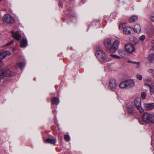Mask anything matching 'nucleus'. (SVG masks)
Here are the masks:
<instances>
[{
  "label": "nucleus",
  "instance_id": "dca6fc26",
  "mask_svg": "<svg viewBox=\"0 0 154 154\" xmlns=\"http://www.w3.org/2000/svg\"><path fill=\"white\" fill-rule=\"evenodd\" d=\"M27 44V41L26 39H23L20 42L21 47L24 48L26 47Z\"/></svg>",
  "mask_w": 154,
  "mask_h": 154
},
{
  "label": "nucleus",
  "instance_id": "473e14b6",
  "mask_svg": "<svg viewBox=\"0 0 154 154\" xmlns=\"http://www.w3.org/2000/svg\"><path fill=\"white\" fill-rule=\"evenodd\" d=\"M148 72L149 73H153L154 72V69H150L148 70Z\"/></svg>",
  "mask_w": 154,
  "mask_h": 154
},
{
  "label": "nucleus",
  "instance_id": "a211bd4d",
  "mask_svg": "<svg viewBox=\"0 0 154 154\" xmlns=\"http://www.w3.org/2000/svg\"><path fill=\"white\" fill-rule=\"evenodd\" d=\"M25 65V63H24L20 62L17 63L16 65L17 67L20 69H22L24 67Z\"/></svg>",
  "mask_w": 154,
  "mask_h": 154
},
{
  "label": "nucleus",
  "instance_id": "4c0bfd02",
  "mask_svg": "<svg viewBox=\"0 0 154 154\" xmlns=\"http://www.w3.org/2000/svg\"><path fill=\"white\" fill-rule=\"evenodd\" d=\"M55 110H53V112H55Z\"/></svg>",
  "mask_w": 154,
  "mask_h": 154
},
{
  "label": "nucleus",
  "instance_id": "412c9836",
  "mask_svg": "<svg viewBox=\"0 0 154 154\" xmlns=\"http://www.w3.org/2000/svg\"><path fill=\"white\" fill-rule=\"evenodd\" d=\"M134 30L137 33H139L141 31L140 26L138 24H136L134 26Z\"/></svg>",
  "mask_w": 154,
  "mask_h": 154
},
{
  "label": "nucleus",
  "instance_id": "aec40b11",
  "mask_svg": "<svg viewBox=\"0 0 154 154\" xmlns=\"http://www.w3.org/2000/svg\"><path fill=\"white\" fill-rule=\"evenodd\" d=\"M125 51L124 49H119L118 50V53L120 56V57H124L125 54Z\"/></svg>",
  "mask_w": 154,
  "mask_h": 154
},
{
  "label": "nucleus",
  "instance_id": "2f4dec72",
  "mask_svg": "<svg viewBox=\"0 0 154 154\" xmlns=\"http://www.w3.org/2000/svg\"><path fill=\"white\" fill-rule=\"evenodd\" d=\"M14 42V41L13 40H11V41L10 42L6 44V46H8L10 45L13 44Z\"/></svg>",
  "mask_w": 154,
  "mask_h": 154
},
{
  "label": "nucleus",
  "instance_id": "e433bc0d",
  "mask_svg": "<svg viewBox=\"0 0 154 154\" xmlns=\"http://www.w3.org/2000/svg\"><path fill=\"white\" fill-rule=\"evenodd\" d=\"M151 43L152 44H154V40L151 42Z\"/></svg>",
  "mask_w": 154,
  "mask_h": 154
},
{
  "label": "nucleus",
  "instance_id": "6e6552de",
  "mask_svg": "<svg viewBox=\"0 0 154 154\" xmlns=\"http://www.w3.org/2000/svg\"><path fill=\"white\" fill-rule=\"evenodd\" d=\"M3 19L4 21L8 24H12L14 21V18L9 14H5Z\"/></svg>",
  "mask_w": 154,
  "mask_h": 154
},
{
  "label": "nucleus",
  "instance_id": "39448f33",
  "mask_svg": "<svg viewBox=\"0 0 154 154\" xmlns=\"http://www.w3.org/2000/svg\"><path fill=\"white\" fill-rule=\"evenodd\" d=\"M120 40V39L119 38L116 37L115 38L111 47V52L114 53L116 51L119 45Z\"/></svg>",
  "mask_w": 154,
  "mask_h": 154
},
{
  "label": "nucleus",
  "instance_id": "f257e3e1",
  "mask_svg": "<svg viewBox=\"0 0 154 154\" xmlns=\"http://www.w3.org/2000/svg\"><path fill=\"white\" fill-rule=\"evenodd\" d=\"M95 49L96 50L95 55L101 62H102L106 60L107 55L102 50L100 45L96 46Z\"/></svg>",
  "mask_w": 154,
  "mask_h": 154
},
{
  "label": "nucleus",
  "instance_id": "6ab92c4d",
  "mask_svg": "<svg viewBox=\"0 0 154 154\" xmlns=\"http://www.w3.org/2000/svg\"><path fill=\"white\" fill-rule=\"evenodd\" d=\"M52 103L54 104L57 105L60 102V100L58 98L56 97H54L53 98L52 101Z\"/></svg>",
  "mask_w": 154,
  "mask_h": 154
},
{
  "label": "nucleus",
  "instance_id": "c756f323",
  "mask_svg": "<svg viewBox=\"0 0 154 154\" xmlns=\"http://www.w3.org/2000/svg\"><path fill=\"white\" fill-rule=\"evenodd\" d=\"M137 78L140 80H141L142 79V77L141 75L140 74H138L137 75Z\"/></svg>",
  "mask_w": 154,
  "mask_h": 154
},
{
  "label": "nucleus",
  "instance_id": "423d86ee",
  "mask_svg": "<svg viewBox=\"0 0 154 154\" xmlns=\"http://www.w3.org/2000/svg\"><path fill=\"white\" fill-rule=\"evenodd\" d=\"M141 100L140 98H136L134 100V105L140 113H142L143 112L144 110L141 106Z\"/></svg>",
  "mask_w": 154,
  "mask_h": 154
},
{
  "label": "nucleus",
  "instance_id": "20e7f679",
  "mask_svg": "<svg viewBox=\"0 0 154 154\" xmlns=\"http://www.w3.org/2000/svg\"><path fill=\"white\" fill-rule=\"evenodd\" d=\"M119 28L122 29L124 33L128 35L131 34V31L133 29L132 27L126 26L125 23L120 24L119 25Z\"/></svg>",
  "mask_w": 154,
  "mask_h": 154
},
{
  "label": "nucleus",
  "instance_id": "b1692460",
  "mask_svg": "<svg viewBox=\"0 0 154 154\" xmlns=\"http://www.w3.org/2000/svg\"><path fill=\"white\" fill-rule=\"evenodd\" d=\"M154 59V54L152 55V56L149 55L147 57L148 60L149 62L151 63H152Z\"/></svg>",
  "mask_w": 154,
  "mask_h": 154
},
{
  "label": "nucleus",
  "instance_id": "f8f14e48",
  "mask_svg": "<svg viewBox=\"0 0 154 154\" xmlns=\"http://www.w3.org/2000/svg\"><path fill=\"white\" fill-rule=\"evenodd\" d=\"M127 110L130 113H131L134 112V105L132 103L128 104L127 106Z\"/></svg>",
  "mask_w": 154,
  "mask_h": 154
},
{
  "label": "nucleus",
  "instance_id": "4be33fe9",
  "mask_svg": "<svg viewBox=\"0 0 154 154\" xmlns=\"http://www.w3.org/2000/svg\"><path fill=\"white\" fill-rule=\"evenodd\" d=\"M138 19V17L136 16H132L129 19V21L131 23L135 22Z\"/></svg>",
  "mask_w": 154,
  "mask_h": 154
},
{
  "label": "nucleus",
  "instance_id": "9b49d317",
  "mask_svg": "<svg viewBox=\"0 0 154 154\" xmlns=\"http://www.w3.org/2000/svg\"><path fill=\"white\" fill-rule=\"evenodd\" d=\"M12 37L15 39L19 41L21 38V36L19 34L18 32H14V31H11Z\"/></svg>",
  "mask_w": 154,
  "mask_h": 154
},
{
  "label": "nucleus",
  "instance_id": "58836bf2",
  "mask_svg": "<svg viewBox=\"0 0 154 154\" xmlns=\"http://www.w3.org/2000/svg\"><path fill=\"white\" fill-rule=\"evenodd\" d=\"M2 0H0V3L2 1Z\"/></svg>",
  "mask_w": 154,
  "mask_h": 154
},
{
  "label": "nucleus",
  "instance_id": "f03ea898",
  "mask_svg": "<svg viewBox=\"0 0 154 154\" xmlns=\"http://www.w3.org/2000/svg\"><path fill=\"white\" fill-rule=\"evenodd\" d=\"M142 119L144 121L147 123H154V114L145 112L142 116Z\"/></svg>",
  "mask_w": 154,
  "mask_h": 154
},
{
  "label": "nucleus",
  "instance_id": "393cba45",
  "mask_svg": "<svg viewBox=\"0 0 154 154\" xmlns=\"http://www.w3.org/2000/svg\"><path fill=\"white\" fill-rule=\"evenodd\" d=\"M128 63H135L136 65H137V67L138 68L139 67L140 65V63L139 62H135L132 61H131L130 60H128Z\"/></svg>",
  "mask_w": 154,
  "mask_h": 154
},
{
  "label": "nucleus",
  "instance_id": "f3484780",
  "mask_svg": "<svg viewBox=\"0 0 154 154\" xmlns=\"http://www.w3.org/2000/svg\"><path fill=\"white\" fill-rule=\"evenodd\" d=\"M119 86L121 88H127L125 80L121 82L119 84Z\"/></svg>",
  "mask_w": 154,
  "mask_h": 154
},
{
  "label": "nucleus",
  "instance_id": "0eeeda50",
  "mask_svg": "<svg viewBox=\"0 0 154 154\" xmlns=\"http://www.w3.org/2000/svg\"><path fill=\"white\" fill-rule=\"evenodd\" d=\"M109 87L113 91L116 90L118 88V84L116 81L114 79H111L109 81Z\"/></svg>",
  "mask_w": 154,
  "mask_h": 154
},
{
  "label": "nucleus",
  "instance_id": "cd10ccee",
  "mask_svg": "<svg viewBox=\"0 0 154 154\" xmlns=\"http://www.w3.org/2000/svg\"><path fill=\"white\" fill-rule=\"evenodd\" d=\"M146 38V36L143 35L141 36H140L139 37V39L141 41H144Z\"/></svg>",
  "mask_w": 154,
  "mask_h": 154
},
{
  "label": "nucleus",
  "instance_id": "a878e982",
  "mask_svg": "<svg viewBox=\"0 0 154 154\" xmlns=\"http://www.w3.org/2000/svg\"><path fill=\"white\" fill-rule=\"evenodd\" d=\"M146 96V94L144 92H142L141 93V97L143 99H144L145 98Z\"/></svg>",
  "mask_w": 154,
  "mask_h": 154
},
{
  "label": "nucleus",
  "instance_id": "72a5a7b5",
  "mask_svg": "<svg viewBox=\"0 0 154 154\" xmlns=\"http://www.w3.org/2000/svg\"><path fill=\"white\" fill-rule=\"evenodd\" d=\"M145 80L147 82H150L151 79L150 78H147Z\"/></svg>",
  "mask_w": 154,
  "mask_h": 154
},
{
  "label": "nucleus",
  "instance_id": "f704fd0d",
  "mask_svg": "<svg viewBox=\"0 0 154 154\" xmlns=\"http://www.w3.org/2000/svg\"><path fill=\"white\" fill-rule=\"evenodd\" d=\"M144 85H145V86H149L150 87V86H151L149 84H144Z\"/></svg>",
  "mask_w": 154,
  "mask_h": 154
},
{
  "label": "nucleus",
  "instance_id": "1a4fd4ad",
  "mask_svg": "<svg viewBox=\"0 0 154 154\" xmlns=\"http://www.w3.org/2000/svg\"><path fill=\"white\" fill-rule=\"evenodd\" d=\"M125 48L127 51L130 53L134 52L135 50V48L134 45L130 43L126 44L125 45Z\"/></svg>",
  "mask_w": 154,
  "mask_h": 154
},
{
  "label": "nucleus",
  "instance_id": "c9c22d12",
  "mask_svg": "<svg viewBox=\"0 0 154 154\" xmlns=\"http://www.w3.org/2000/svg\"><path fill=\"white\" fill-rule=\"evenodd\" d=\"M152 49L154 50V44H153V45L152 46Z\"/></svg>",
  "mask_w": 154,
  "mask_h": 154
},
{
  "label": "nucleus",
  "instance_id": "9d476101",
  "mask_svg": "<svg viewBox=\"0 0 154 154\" xmlns=\"http://www.w3.org/2000/svg\"><path fill=\"white\" fill-rule=\"evenodd\" d=\"M104 43L106 47L110 52L112 46V42L111 40L109 39H105Z\"/></svg>",
  "mask_w": 154,
  "mask_h": 154
},
{
  "label": "nucleus",
  "instance_id": "c85d7f7f",
  "mask_svg": "<svg viewBox=\"0 0 154 154\" xmlns=\"http://www.w3.org/2000/svg\"><path fill=\"white\" fill-rule=\"evenodd\" d=\"M64 139L67 141H69L70 140V137L69 135H64Z\"/></svg>",
  "mask_w": 154,
  "mask_h": 154
},
{
  "label": "nucleus",
  "instance_id": "ddd939ff",
  "mask_svg": "<svg viewBox=\"0 0 154 154\" xmlns=\"http://www.w3.org/2000/svg\"><path fill=\"white\" fill-rule=\"evenodd\" d=\"M144 106L147 110H152L154 108V103H145Z\"/></svg>",
  "mask_w": 154,
  "mask_h": 154
},
{
  "label": "nucleus",
  "instance_id": "7ed1b4c3",
  "mask_svg": "<svg viewBox=\"0 0 154 154\" xmlns=\"http://www.w3.org/2000/svg\"><path fill=\"white\" fill-rule=\"evenodd\" d=\"M11 52L8 51H0V66H2L4 65V63L2 60L7 57L11 55Z\"/></svg>",
  "mask_w": 154,
  "mask_h": 154
},
{
  "label": "nucleus",
  "instance_id": "4468645a",
  "mask_svg": "<svg viewBox=\"0 0 154 154\" xmlns=\"http://www.w3.org/2000/svg\"><path fill=\"white\" fill-rule=\"evenodd\" d=\"M127 87H132L134 86L135 85V82L132 80L129 79L125 80Z\"/></svg>",
  "mask_w": 154,
  "mask_h": 154
},
{
  "label": "nucleus",
  "instance_id": "5701e85b",
  "mask_svg": "<svg viewBox=\"0 0 154 154\" xmlns=\"http://www.w3.org/2000/svg\"><path fill=\"white\" fill-rule=\"evenodd\" d=\"M110 56L112 57L114 59H121V57L116 54H110Z\"/></svg>",
  "mask_w": 154,
  "mask_h": 154
},
{
  "label": "nucleus",
  "instance_id": "bb28decb",
  "mask_svg": "<svg viewBox=\"0 0 154 154\" xmlns=\"http://www.w3.org/2000/svg\"><path fill=\"white\" fill-rule=\"evenodd\" d=\"M150 91L151 94L154 93V87L153 86H150Z\"/></svg>",
  "mask_w": 154,
  "mask_h": 154
},
{
  "label": "nucleus",
  "instance_id": "7c9ffc66",
  "mask_svg": "<svg viewBox=\"0 0 154 154\" xmlns=\"http://www.w3.org/2000/svg\"><path fill=\"white\" fill-rule=\"evenodd\" d=\"M150 18L152 21H154V12L152 13L150 16Z\"/></svg>",
  "mask_w": 154,
  "mask_h": 154
},
{
  "label": "nucleus",
  "instance_id": "2eb2a0df",
  "mask_svg": "<svg viewBox=\"0 0 154 154\" xmlns=\"http://www.w3.org/2000/svg\"><path fill=\"white\" fill-rule=\"evenodd\" d=\"M56 139L48 138L44 140V142L45 143H48L52 144H54L56 143Z\"/></svg>",
  "mask_w": 154,
  "mask_h": 154
}]
</instances>
